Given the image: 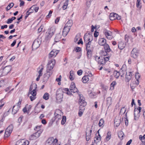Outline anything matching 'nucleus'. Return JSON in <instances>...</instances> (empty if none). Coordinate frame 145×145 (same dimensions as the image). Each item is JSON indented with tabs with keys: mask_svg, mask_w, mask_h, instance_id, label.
<instances>
[{
	"mask_svg": "<svg viewBox=\"0 0 145 145\" xmlns=\"http://www.w3.org/2000/svg\"><path fill=\"white\" fill-rule=\"evenodd\" d=\"M77 74L78 75H81L82 73V70H79L77 71Z\"/></svg>",
	"mask_w": 145,
	"mask_h": 145,
	"instance_id": "nucleus-63",
	"label": "nucleus"
},
{
	"mask_svg": "<svg viewBox=\"0 0 145 145\" xmlns=\"http://www.w3.org/2000/svg\"><path fill=\"white\" fill-rule=\"evenodd\" d=\"M61 75H60L59 76V78H57L56 79V80L57 82H60L61 81Z\"/></svg>",
	"mask_w": 145,
	"mask_h": 145,
	"instance_id": "nucleus-62",
	"label": "nucleus"
},
{
	"mask_svg": "<svg viewBox=\"0 0 145 145\" xmlns=\"http://www.w3.org/2000/svg\"><path fill=\"white\" fill-rule=\"evenodd\" d=\"M139 138L142 143H145V135H144L143 136L142 135H139Z\"/></svg>",
	"mask_w": 145,
	"mask_h": 145,
	"instance_id": "nucleus-40",
	"label": "nucleus"
},
{
	"mask_svg": "<svg viewBox=\"0 0 145 145\" xmlns=\"http://www.w3.org/2000/svg\"><path fill=\"white\" fill-rule=\"evenodd\" d=\"M88 75L85 76L82 78V82L84 83H86L89 80Z\"/></svg>",
	"mask_w": 145,
	"mask_h": 145,
	"instance_id": "nucleus-30",
	"label": "nucleus"
},
{
	"mask_svg": "<svg viewBox=\"0 0 145 145\" xmlns=\"http://www.w3.org/2000/svg\"><path fill=\"white\" fill-rule=\"evenodd\" d=\"M124 135L122 131H120L118 133V136L121 140L123 139Z\"/></svg>",
	"mask_w": 145,
	"mask_h": 145,
	"instance_id": "nucleus-39",
	"label": "nucleus"
},
{
	"mask_svg": "<svg viewBox=\"0 0 145 145\" xmlns=\"http://www.w3.org/2000/svg\"><path fill=\"white\" fill-rule=\"evenodd\" d=\"M59 51L55 49L52 50L49 54V58H51L55 57L58 53Z\"/></svg>",
	"mask_w": 145,
	"mask_h": 145,
	"instance_id": "nucleus-11",
	"label": "nucleus"
},
{
	"mask_svg": "<svg viewBox=\"0 0 145 145\" xmlns=\"http://www.w3.org/2000/svg\"><path fill=\"white\" fill-rule=\"evenodd\" d=\"M109 56H101L97 57V56L95 57L96 60L98 62V63L101 65L105 64L106 61H108L109 59Z\"/></svg>",
	"mask_w": 145,
	"mask_h": 145,
	"instance_id": "nucleus-3",
	"label": "nucleus"
},
{
	"mask_svg": "<svg viewBox=\"0 0 145 145\" xmlns=\"http://www.w3.org/2000/svg\"><path fill=\"white\" fill-rule=\"evenodd\" d=\"M43 69L44 67H42L41 68L40 70L38 71V73H39V75H40V76H42V72Z\"/></svg>",
	"mask_w": 145,
	"mask_h": 145,
	"instance_id": "nucleus-52",
	"label": "nucleus"
},
{
	"mask_svg": "<svg viewBox=\"0 0 145 145\" xmlns=\"http://www.w3.org/2000/svg\"><path fill=\"white\" fill-rule=\"evenodd\" d=\"M11 70V67L8 66L4 68L3 71V73L4 75H7Z\"/></svg>",
	"mask_w": 145,
	"mask_h": 145,
	"instance_id": "nucleus-16",
	"label": "nucleus"
},
{
	"mask_svg": "<svg viewBox=\"0 0 145 145\" xmlns=\"http://www.w3.org/2000/svg\"><path fill=\"white\" fill-rule=\"evenodd\" d=\"M118 48L120 50L123 49L125 47V45L122 42H120L118 45Z\"/></svg>",
	"mask_w": 145,
	"mask_h": 145,
	"instance_id": "nucleus-32",
	"label": "nucleus"
},
{
	"mask_svg": "<svg viewBox=\"0 0 145 145\" xmlns=\"http://www.w3.org/2000/svg\"><path fill=\"white\" fill-rule=\"evenodd\" d=\"M136 108H135L134 109V119L135 120H137L138 119L140 116V112L136 111Z\"/></svg>",
	"mask_w": 145,
	"mask_h": 145,
	"instance_id": "nucleus-21",
	"label": "nucleus"
},
{
	"mask_svg": "<svg viewBox=\"0 0 145 145\" xmlns=\"http://www.w3.org/2000/svg\"><path fill=\"white\" fill-rule=\"evenodd\" d=\"M84 41L86 43H88V42H91L93 40V37L90 34L85 35L84 37Z\"/></svg>",
	"mask_w": 145,
	"mask_h": 145,
	"instance_id": "nucleus-12",
	"label": "nucleus"
},
{
	"mask_svg": "<svg viewBox=\"0 0 145 145\" xmlns=\"http://www.w3.org/2000/svg\"><path fill=\"white\" fill-rule=\"evenodd\" d=\"M20 7L23 6L24 4V2L23 1H22L21 0H20Z\"/></svg>",
	"mask_w": 145,
	"mask_h": 145,
	"instance_id": "nucleus-58",
	"label": "nucleus"
},
{
	"mask_svg": "<svg viewBox=\"0 0 145 145\" xmlns=\"http://www.w3.org/2000/svg\"><path fill=\"white\" fill-rule=\"evenodd\" d=\"M98 43L100 45L103 46L106 44V40L103 38H100L99 39Z\"/></svg>",
	"mask_w": 145,
	"mask_h": 145,
	"instance_id": "nucleus-24",
	"label": "nucleus"
},
{
	"mask_svg": "<svg viewBox=\"0 0 145 145\" xmlns=\"http://www.w3.org/2000/svg\"><path fill=\"white\" fill-rule=\"evenodd\" d=\"M24 145H28L29 144V142L28 140H24Z\"/></svg>",
	"mask_w": 145,
	"mask_h": 145,
	"instance_id": "nucleus-59",
	"label": "nucleus"
},
{
	"mask_svg": "<svg viewBox=\"0 0 145 145\" xmlns=\"http://www.w3.org/2000/svg\"><path fill=\"white\" fill-rule=\"evenodd\" d=\"M81 50V48L79 47H77L75 49V51L76 52H79Z\"/></svg>",
	"mask_w": 145,
	"mask_h": 145,
	"instance_id": "nucleus-60",
	"label": "nucleus"
},
{
	"mask_svg": "<svg viewBox=\"0 0 145 145\" xmlns=\"http://www.w3.org/2000/svg\"><path fill=\"white\" fill-rule=\"evenodd\" d=\"M31 8L35 10V12H37L39 9V7L35 5H33L31 7Z\"/></svg>",
	"mask_w": 145,
	"mask_h": 145,
	"instance_id": "nucleus-49",
	"label": "nucleus"
},
{
	"mask_svg": "<svg viewBox=\"0 0 145 145\" xmlns=\"http://www.w3.org/2000/svg\"><path fill=\"white\" fill-rule=\"evenodd\" d=\"M98 35L99 33L98 32L95 31L94 34V36L95 37H97L98 36Z\"/></svg>",
	"mask_w": 145,
	"mask_h": 145,
	"instance_id": "nucleus-64",
	"label": "nucleus"
},
{
	"mask_svg": "<svg viewBox=\"0 0 145 145\" xmlns=\"http://www.w3.org/2000/svg\"><path fill=\"white\" fill-rule=\"evenodd\" d=\"M72 22L71 20H69L65 24V26L71 29V27L72 25Z\"/></svg>",
	"mask_w": 145,
	"mask_h": 145,
	"instance_id": "nucleus-38",
	"label": "nucleus"
},
{
	"mask_svg": "<svg viewBox=\"0 0 145 145\" xmlns=\"http://www.w3.org/2000/svg\"><path fill=\"white\" fill-rule=\"evenodd\" d=\"M92 131V129H89L88 128L87 129L86 132V138L87 141H88L91 139Z\"/></svg>",
	"mask_w": 145,
	"mask_h": 145,
	"instance_id": "nucleus-10",
	"label": "nucleus"
},
{
	"mask_svg": "<svg viewBox=\"0 0 145 145\" xmlns=\"http://www.w3.org/2000/svg\"><path fill=\"white\" fill-rule=\"evenodd\" d=\"M114 75L115 77L116 78H118L120 74L119 72H117L116 71H114Z\"/></svg>",
	"mask_w": 145,
	"mask_h": 145,
	"instance_id": "nucleus-42",
	"label": "nucleus"
},
{
	"mask_svg": "<svg viewBox=\"0 0 145 145\" xmlns=\"http://www.w3.org/2000/svg\"><path fill=\"white\" fill-rule=\"evenodd\" d=\"M29 96V97L31 101H33L36 98V96L35 95H30Z\"/></svg>",
	"mask_w": 145,
	"mask_h": 145,
	"instance_id": "nucleus-53",
	"label": "nucleus"
},
{
	"mask_svg": "<svg viewBox=\"0 0 145 145\" xmlns=\"http://www.w3.org/2000/svg\"><path fill=\"white\" fill-rule=\"evenodd\" d=\"M34 11V10L33 9L31 8V7L27 11V13H29V14H30L33 13Z\"/></svg>",
	"mask_w": 145,
	"mask_h": 145,
	"instance_id": "nucleus-54",
	"label": "nucleus"
},
{
	"mask_svg": "<svg viewBox=\"0 0 145 145\" xmlns=\"http://www.w3.org/2000/svg\"><path fill=\"white\" fill-rule=\"evenodd\" d=\"M103 33L106 36V38L108 39H111L112 38V33L110 31L106 29L103 30Z\"/></svg>",
	"mask_w": 145,
	"mask_h": 145,
	"instance_id": "nucleus-9",
	"label": "nucleus"
},
{
	"mask_svg": "<svg viewBox=\"0 0 145 145\" xmlns=\"http://www.w3.org/2000/svg\"><path fill=\"white\" fill-rule=\"evenodd\" d=\"M41 133V131L40 132H36L32 135L29 138L31 140H35L40 136Z\"/></svg>",
	"mask_w": 145,
	"mask_h": 145,
	"instance_id": "nucleus-14",
	"label": "nucleus"
},
{
	"mask_svg": "<svg viewBox=\"0 0 145 145\" xmlns=\"http://www.w3.org/2000/svg\"><path fill=\"white\" fill-rule=\"evenodd\" d=\"M65 91H67V93L68 95H70L71 93L70 92V91L69 90V89L68 88H65L63 89Z\"/></svg>",
	"mask_w": 145,
	"mask_h": 145,
	"instance_id": "nucleus-55",
	"label": "nucleus"
},
{
	"mask_svg": "<svg viewBox=\"0 0 145 145\" xmlns=\"http://www.w3.org/2000/svg\"><path fill=\"white\" fill-rule=\"evenodd\" d=\"M70 90L71 93H75L78 92V90L76 87L75 84L74 83H72L70 87Z\"/></svg>",
	"mask_w": 145,
	"mask_h": 145,
	"instance_id": "nucleus-13",
	"label": "nucleus"
},
{
	"mask_svg": "<svg viewBox=\"0 0 145 145\" xmlns=\"http://www.w3.org/2000/svg\"><path fill=\"white\" fill-rule=\"evenodd\" d=\"M31 95L36 96L37 95V92L36 90L29 91L28 96H29L30 95Z\"/></svg>",
	"mask_w": 145,
	"mask_h": 145,
	"instance_id": "nucleus-36",
	"label": "nucleus"
},
{
	"mask_svg": "<svg viewBox=\"0 0 145 145\" xmlns=\"http://www.w3.org/2000/svg\"><path fill=\"white\" fill-rule=\"evenodd\" d=\"M111 132L110 131L108 132L106 138L105 139V141H108L111 138Z\"/></svg>",
	"mask_w": 145,
	"mask_h": 145,
	"instance_id": "nucleus-34",
	"label": "nucleus"
},
{
	"mask_svg": "<svg viewBox=\"0 0 145 145\" xmlns=\"http://www.w3.org/2000/svg\"><path fill=\"white\" fill-rule=\"evenodd\" d=\"M139 53V50L136 48L133 49L131 53V56L135 59H137Z\"/></svg>",
	"mask_w": 145,
	"mask_h": 145,
	"instance_id": "nucleus-8",
	"label": "nucleus"
},
{
	"mask_svg": "<svg viewBox=\"0 0 145 145\" xmlns=\"http://www.w3.org/2000/svg\"><path fill=\"white\" fill-rule=\"evenodd\" d=\"M56 28L54 26L51 27L46 33L45 39L48 40L54 35L56 31Z\"/></svg>",
	"mask_w": 145,
	"mask_h": 145,
	"instance_id": "nucleus-2",
	"label": "nucleus"
},
{
	"mask_svg": "<svg viewBox=\"0 0 145 145\" xmlns=\"http://www.w3.org/2000/svg\"><path fill=\"white\" fill-rule=\"evenodd\" d=\"M24 139L18 141L16 143V145H24Z\"/></svg>",
	"mask_w": 145,
	"mask_h": 145,
	"instance_id": "nucleus-48",
	"label": "nucleus"
},
{
	"mask_svg": "<svg viewBox=\"0 0 145 145\" xmlns=\"http://www.w3.org/2000/svg\"><path fill=\"white\" fill-rule=\"evenodd\" d=\"M74 72L72 71H71L70 72L69 78L71 80H73L74 79Z\"/></svg>",
	"mask_w": 145,
	"mask_h": 145,
	"instance_id": "nucleus-35",
	"label": "nucleus"
},
{
	"mask_svg": "<svg viewBox=\"0 0 145 145\" xmlns=\"http://www.w3.org/2000/svg\"><path fill=\"white\" fill-rule=\"evenodd\" d=\"M141 0H137V7L138 8H141V6L140 5V3Z\"/></svg>",
	"mask_w": 145,
	"mask_h": 145,
	"instance_id": "nucleus-51",
	"label": "nucleus"
},
{
	"mask_svg": "<svg viewBox=\"0 0 145 145\" xmlns=\"http://www.w3.org/2000/svg\"><path fill=\"white\" fill-rule=\"evenodd\" d=\"M80 106L84 107L86 105V103L85 101L84 98L83 97H80L79 100Z\"/></svg>",
	"mask_w": 145,
	"mask_h": 145,
	"instance_id": "nucleus-15",
	"label": "nucleus"
},
{
	"mask_svg": "<svg viewBox=\"0 0 145 145\" xmlns=\"http://www.w3.org/2000/svg\"><path fill=\"white\" fill-rule=\"evenodd\" d=\"M61 111L59 110H57L55 112L54 120L57 122L62 118Z\"/></svg>",
	"mask_w": 145,
	"mask_h": 145,
	"instance_id": "nucleus-7",
	"label": "nucleus"
},
{
	"mask_svg": "<svg viewBox=\"0 0 145 145\" xmlns=\"http://www.w3.org/2000/svg\"><path fill=\"white\" fill-rule=\"evenodd\" d=\"M60 91L61 92V90L59 89L57 91L56 94V99L58 100L61 101L62 100L63 96V94L62 93H58V92H60Z\"/></svg>",
	"mask_w": 145,
	"mask_h": 145,
	"instance_id": "nucleus-19",
	"label": "nucleus"
},
{
	"mask_svg": "<svg viewBox=\"0 0 145 145\" xmlns=\"http://www.w3.org/2000/svg\"><path fill=\"white\" fill-rule=\"evenodd\" d=\"M13 129V126L11 124L9 125L6 129L5 135V137H7L10 136L12 132Z\"/></svg>",
	"mask_w": 145,
	"mask_h": 145,
	"instance_id": "nucleus-5",
	"label": "nucleus"
},
{
	"mask_svg": "<svg viewBox=\"0 0 145 145\" xmlns=\"http://www.w3.org/2000/svg\"><path fill=\"white\" fill-rule=\"evenodd\" d=\"M139 84V81L138 80L136 79L135 81H133L130 84V86L131 88L134 89Z\"/></svg>",
	"mask_w": 145,
	"mask_h": 145,
	"instance_id": "nucleus-18",
	"label": "nucleus"
},
{
	"mask_svg": "<svg viewBox=\"0 0 145 145\" xmlns=\"http://www.w3.org/2000/svg\"><path fill=\"white\" fill-rule=\"evenodd\" d=\"M61 35L60 33L57 34L54 39L55 42H59L61 40Z\"/></svg>",
	"mask_w": 145,
	"mask_h": 145,
	"instance_id": "nucleus-28",
	"label": "nucleus"
},
{
	"mask_svg": "<svg viewBox=\"0 0 145 145\" xmlns=\"http://www.w3.org/2000/svg\"><path fill=\"white\" fill-rule=\"evenodd\" d=\"M70 29L64 26L62 31V35L64 37L66 36L69 32Z\"/></svg>",
	"mask_w": 145,
	"mask_h": 145,
	"instance_id": "nucleus-17",
	"label": "nucleus"
},
{
	"mask_svg": "<svg viewBox=\"0 0 145 145\" xmlns=\"http://www.w3.org/2000/svg\"><path fill=\"white\" fill-rule=\"evenodd\" d=\"M126 110V108L124 107L122 108L120 110V114L121 115H123L125 114Z\"/></svg>",
	"mask_w": 145,
	"mask_h": 145,
	"instance_id": "nucleus-44",
	"label": "nucleus"
},
{
	"mask_svg": "<svg viewBox=\"0 0 145 145\" xmlns=\"http://www.w3.org/2000/svg\"><path fill=\"white\" fill-rule=\"evenodd\" d=\"M40 45V44L39 43L38 41L35 40L32 44V47L34 49H36L39 47Z\"/></svg>",
	"mask_w": 145,
	"mask_h": 145,
	"instance_id": "nucleus-25",
	"label": "nucleus"
},
{
	"mask_svg": "<svg viewBox=\"0 0 145 145\" xmlns=\"http://www.w3.org/2000/svg\"><path fill=\"white\" fill-rule=\"evenodd\" d=\"M126 70V66L125 65H123L120 71L122 72V74L123 75L125 74Z\"/></svg>",
	"mask_w": 145,
	"mask_h": 145,
	"instance_id": "nucleus-37",
	"label": "nucleus"
},
{
	"mask_svg": "<svg viewBox=\"0 0 145 145\" xmlns=\"http://www.w3.org/2000/svg\"><path fill=\"white\" fill-rule=\"evenodd\" d=\"M103 46L105 52H109L110 51L111 49L110 48L108 44H106Z\"/></svg>",
	"mask_w": 145,
	"mask_h": 145,
	"instance_id": "nucleus-29",
	"label": "nucleus"
},
{
	"mask_svg": "<svg viewBox=\"0 0 145 145\" xmlns=\"http://www.w3.org/2000/svg\"><path fill=\"white\" fill-rule=\"evenodd\" d=\"M37 85L35 83H32L31 85L29 91L36 90Z\"/></svg>",
	"mask_w": 145,
	"mask_h": 145,
	"instance_id": "nucleus-27",
	"label": "nucleus"
},
{
	"mask_svg": "<svg viewBox=\"0 0 145 145\" xmlns=\"http://www.w3.org/2000/svg\"><path fill=\"white\" fill-rule=\"evenodd\" d=\"M125 40L127 42H128L129 40V36L127 35H126L125 36Z\"/></svg>",
	"mask_w": 145,
	"mask_h": 145,
	"instance_id": "nucleus-61",
	"label": "nucleus"
},
{
	"mask_svg": "<svg viewBox=\"0 0 145 145\" xmlns=\"http://www.w3.org/2000/svg\"><path fill=\"white\" fill-rule=\"evenodd\" d=\"M104 123V120L103 119H101L98 125L99 126L101 127V126H103V123Z\"/></svg>",
	"mask_w": 145,
	"mask_h": 145,
	"instance_id": "nucleus-47",
	"label": "nucleus"
},
{
	"mask_svg": "<svg viewBox=\"0 0 145 145\" xmlns=\"http://www.w3.org/2000/svg\"><path fill=\"white\" fill-rule=\"evenodd\" d=\"M58 141L57 139H54L53 137H51L49 138L46 141L45 144L46 145H51L52 144L53 145L55 144H57Z\"/></svg>",
	"mask_w": 145,
	"mask_h": 145,
	"instance_id": "nucleus-6",
	"label": "nucleus"
},
{
	"mask_svg": "<svg viewBox=\"0 0 145 145\" xmlns=\"http://www.w3.org/2000/svg\"><path fill=\"white\" fill-rule=\"evenodd\" d=\"M52 12L53 11L52 10H50V11L48 15L47 16V18H49L51 16V14Z\"/></svg>",
	"mask_w": 145,
	"mask_h": 145,
	"instance_id": "nucleus-57",
	"label": "nucleus"
},
{
	"mask_svg": "<svg viewBox=\"0 0 145 145\" xmlns=\"http://www.w3.org/2000/svg\"><path fill=\"white\" fill-rule=\"evenodd\" d=\"M91 42L90 41L86 43V49L87 52V56L89 57V55L90 56L92 53L93 50L92 46L91 45Z\"/></svg>",
	"mask_w": 145,
	"mask_h": 145,
	"instance_id": "nucleus-4",
	"label": "nucleus"
},
{
	"mask_svg": "<svg viewBox=\"0 0 145 145\" xmlns=\"http://www.w3.org/2000/svg\"><path fill=\"white\" fill-rule=\"evenodd\" d=\"M56 63V61L54 59H52L48 61L46 73L44 75V80H48L52 74V69L54 67Z\"/></svg>",
	"mask_w": 145,
	"mask_h": 145,
	"instance_id": "nucleus-1",
	"label": "nucleus"
},
{
	"mask_svg": "<svg viewBox=\"0 0 145 145\" xmlns=\"http://www.w3.org/2000/svg\"><path fill=\"white\" fill-rule=\"evenodd\" d=\"M85 109V108L84 107H81V106H79V112L78 114L79 116L80 117L82 116L84 112Z\"/></svg>",
	"mask_w": 145,
	"mask_h": 145,
	"instance_id": "nucleus-26",
	"label": "nucleus"
},
{
	"mask_svg": "<svg viewBox=\"0 0 145 145\" xmlns=\"http://www.w3.org/2000/svg\"><path fill=\"white\" fill-rule=\"evenodd\" d=\"M108 52H106L105 51H101V54L102 55H103L105 56L107 55V53Z\"/></svg>",
	"mask_w": 145,
	"mask_h": 145,
	"instance_id": "nucleus-56",
	"label": "nucleus"
},
{
	"mask_svg": "<svg viewBox=\"0 0 145 145\" xmlns=\"http://www.w3.org/2000/svg\"><path fill=\"white\" fill-rule=\"evenodd\" d=\"M114 125L116 127H118L119 125L120 124V120H115L114 121Z\"/></svg>",
	"mask_w": 145,
	"mask_h": 145,
	"instance_id": "nucleus-45",
	"label": "nucleus"
},
{
	"mask_svg": "<svg viewBox=\"0 0 145 145\" xmlns=\"http://www.w3.org/2000/svg\"><path fill=\"white\" fill-rule=\"evenodd\" d=\"M68 2L69 0H66L65 2L62 7L63 8L64 10H65L67 8L68 4Z\"/></svg>",
	"mask_w": 145,
	"mask_h": 145,
	"instance_id": "nucleus-41",
	"label": "nucleus"
},
{
	"mask_svg": "<svg viewBox=\"0 0 145 145\" xmlns=\"http://www.w3.org/2000/svg\"><path fill=\"white\" fill-rule=\"evenodd\" d=\"M20 108L18 106H13L12 110V113L13 114H16L19 110Z\"/></svg>",
	"mask_w": 145,
	"mask_h": 145,
	"instance_id": "nucleus-22",
	"label": "nucleus"
},
{
	"mask_svg": "<svg viewBox=\"0 0 145 145\" xmlns=\"http://www.w3.org/2000/svg\"><path fill=\"white\" fill-rule=\"evenodd\" d=\"M106 104L109 106L111 105L112 103V99L111 97H108L106 99Z\"/></svg>",
	"mask_w": 145,
	"mask_h": 145,
	"instance_id": "nucleus-31",
	"label": "nucleus"
},
{
	"mask_svg": "<svg viewBox=\"0 0 145 145\" xmlns=\"http://www.w3.org/2000/svg\"><path fill=\"white\" fill-rule=\"evenodd\" d=\"M116 82L115 81H113L110 84V89H114V86L116 85Z\"/></svg>",
	"mask_w": 145,
	"mask_h": 145,
	"instance_id": "nucleus-46",
	"label": "nucleus"
},
{
	"mask_svg": "<svg viewBox=\"0 0 145 145\" xmlns=\"http://www.w3.org/2000/svg\"><path fill=\"white\" fill-rule=\"evenodd\" d=\"M41 127L42 125H41L37 126L35 128L34 130L37 131V132H40L41 131V133L43 131V130L41 129Z\"/></svg>",
	"mask_w": 145,
	"mask_h": 145,
	"instance_id": "nucleus-33",
	"label": "nucleus"
},
{
	"mask_svg": "<svg viewBox=\"0 0 145 145\" xmlns=\"http://www.w3.org/2000/svg\"><path fill=\"white\" fill-rule=\"evenodd\" d=\"M66 118L65 116H63L62 119L61 121V124L63 125L65 124L66 121Z\"/></svg>",
	"mask_w": 145,
	"mask_h": 145,
	"instance_id": "nucleus-50",
	"label": "nucleus"
},
{
	"mask_svg": "<svg viewBox=\"0 0 145 145\" xmlns=\"http://www.w3.org/2000/svg\"><path fill=\"white\" fill-rule=\"evenodd\" d=\"M132 74L131 72H128L126 73L125 80L128 82L132 78Z\"/></svg>",
	"mask_w": 145,
	"mask_h": 145,
	"instance_id": "nucleus-20",
	"label": "nucleus"
},
{
	"mask_svg": "<svg viewBox=\"0 0 145 145\" xmlns=\"http://www.w3.org/2000/svg\"><path fill=\"white\" fill-rule=\"evenodd\" d=\"M49 95L47 93H45L43 97V99L46 100H48L49 99Z\"/></svg>",
	"mask_w": 145,
	"mask_h": 145,
	"instance_id": "nucleus-43",
	"label": "nucleus"
},
{
	"mask_svg": "<svg viewBox=\"0 0 145 145\" xmlns=\"http://www.w3.org/2000/svg\"><path fill=\"white\" fill-rule=\"evenodd\" d=\"M117 16V14L114 13H111L109 15V17L110 19L111 20H113L116 19V16Z\"/></svg>",
	"mask_w": 145,
	"mask_h": 145,
	"instance_id": "nucleus-23",
	"label": "nucleus"
}]
</instances>
